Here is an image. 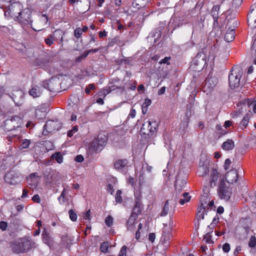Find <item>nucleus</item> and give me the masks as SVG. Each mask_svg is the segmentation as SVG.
<instances>
[{
  "mask_svg": "<svg viewBox=\"0 0 256 256\" xmlns=\"http://www.w3.org/2000/svg\"><path fill=\"white\" fill-rule=\"evenodd\" d=\"M4 15L8 18H12L18 20L22 24H28L30 19V10L23 9V6L20 2H14L10 5Z\"/></svg>",
  "mask_w": 256,
  "mask_h": 256,
  "instance_id": "obj_1",
  "label": "nucleus"
},
{
  "mask_svg": "<svg viewBox=\"0 0 256 256\" xmlns=\"http://www.w3.org/2000/svg\"><path fill=\"white\" fill-rule=\"evenodd\" d=\"M34 243L26 238H21L9 243V248L15 254L27 252Z\"/></svg>",
  "mask_w": 256,
  "mask_h": 256,
  "instance_id": "obj_2",
  "label": "nucleus"
},
{
  "mask_svg": "<svg viewBox=\"0 0 256 256\" xmlns=\"http://www.w3.org/2000/svg\"><path fill=\"white\" fill-rule=\"evenodd\" d=\"M158 127V124L155 120H148L145 122L140 128V134L142 136H146L148 138L152 136L156 132Z\"/></svg>",
  "mask_w": 256,
  "mask_h": 256,
  "instance_id": "obj_3",
  "label": "nucleus"
},
{
  "mask_svg": "<svg viewBox=\"0 0 256 256\" xmlns=\"http://www.w3.org/2000/svg\"><path fill=\"white\" fill-rule=\"evenodd\" d=\"M22 120L18 116H14L10 120H7L5 122V130L8 132L12 131L14 130L16 132V134L12 136H17L18 133L20 132Z\"/></svg>",
  "mask_w": 256,
  "mask_h": 256,
  "instance_id": "obj_4",
  "label": "nucleus"
},
{
  "mask_svg": "<svg viewBox=\"0 0 256 256\" xmlns=\"http://www.w3.org/2000/svg\"><path fill=\"white\" fill-rule=\"evenodd\" d=\"M242 76V72L238 68L233 67L228 75V82L232 89L239 86L240 80Z\"/></svg>",
  "mask_w": 256,
  "mask_h": 256,
  "instance_id": "obj_5",
  "label": "nucleus"
},
{
  "mask_svg": "<svg viewBox=\"0 0 256 256\" xmlns=\"http://www.w3.org/2000/svg\"><path fill=\"white\" fill-rule=\"evenodd\" d=\"M232 190L227 186L224 180H221L218 186V194L219 197L226 201H228L232 195Z\"/></svg>",
  "mask_w": 256,
  "mask_h": 256,
  "instance_id": "obj_6",
  "label": "nucleus"
},
{
  "mask_svg": "<svg viewBox=\"0 0 256 256\" xmlns=\"http://www.w3.org/2000/svg\"><path fill=\"white\" fill-rule=\"evenodd\" d=\"M107 138L104 134H99L92 142L91 146L96 152L100 151L106 144Z\"/></svg>",
  "mask_w": 256,
  "mask_h": 256,
  "instance_id": "obj_7",
  "label": "nucleus"
},
{
  "mask_svg": "<svg viewBox=\"0 0 256 256\" xmlns=\"http://www.w3.org/2000/svg\"><path fill=\"white\" fill-rule=\"evenodd\" d=\"M5 180L10 184H16L22 180L20 174L18 172L11 170L6 174Z\"/></svg>",
  "mask_w": 256,
  "mask_h": 256,
  "instance_id": "obj_8",
  "label": "nucleus"
},
{
  "mask_svg": "<svg viewBox=\"0 0 256 256\" xmlns=\"http://www.w3.org/2000/svg\"><path fill=\"white\" fill-rule=\"evenodd\" d=\"M60 84V80L56 78H52L48 80L43 82L42 87L52 92L57 89Z\"/></svg>",
  "mask_w": 256,
  "mask_h": 256,
  "instance_id": "obj_9",
  "label": "nucleus"
},
{
  "mask_svg": "<svg viewBox=\"0 0 256 256\" xmlns=\"http://www.w3.org/2000/svg\"><path fill=\"white\" fill-rule=\"evenodd\" d=\"M248 22L252 28L256 27V4H252L248 14Z\"/></svg>",
  "mask_w": 256,
  "mask_h": 256,
  "instance_id": "obj_10",
  "label": "nucleus"
},
{
  "mask_svg": "<svg viewBox=\"0 0 256 256\" xmlns=\"http://www.w3.org/2000/svg\"><path fill=\"white\" fill-rule=\"evenodd\" d=\"M218 79L214 76H208L205 80L204 88L208 91L212 90L218 84Z\"/></svg>",
  "mask_w": 256,
  "mask_h": 256,
  "instance_id": "obj_11",
  "label": "nucleus"
},
{
  "mask_svg": "<svg viewBox=\"0 0 256 256\" xmlns=\"http://www.w3.org/2000/svg\"><path fill=\"white\" fill-rule=\"evenodd\" d=\"M171 230L172 228L170 227L167 228V226L164 225V227L162 231V244L165 246H168L170 244V240L172 237L170 234Z\"/></svg>",
  "mask_w": 256,
  "mask_h": 256,
  "instance_id": "obj_12",
  "label": "nucleus"
},
{
  "mask_svg": "<svg viewBox=\"0 0 256 256\" xmlns=\"http://www.w3.org/2000/svg\"><path fill=\"white\" fill-rule=\"evenodd\" d=\"M238 178V172L232 170L228 172L226 175V180L228 183L233 184L237 182Z\"/></svg>",
  "mask_w": 256,
  "mask_h": 256,
  "instance_id": "obj_13",
  "label": "nucleus"
},
{
  "mask_svg": "<svg viewBox=\"0 0 256 256\" xmlns=\"http://www.w3.org/2000/svg\"><path fill=\"white\" fill-rule=\"evenodd\" d=\"M136 216L132 214L127 222L126 228L127 230L133 232L136 228Z\"/></svg>",
  "mask_w": 256,
  "mask_h": 256,
  "instance_id": "obj_14",
  "label": "nucleus"
},
{
  "mask_svg": "<svg viewBox=\"0 0 256 256\" xmlns=\"http://www.w3.org/2000/svg\"><path fill=\"white\" fill-rule=\"evenodd\" d=\"M42 92V86H34L29 90L28 94L34 98H36L40 96Z\"/></svg>",
  "mask_w": 256,
  "mask_h": 256,
  "instance_id": "obj_15",
  "label": "nucleus"
},
{
  "mask_svg": "<svg viewBox=\"0 0 256 256\" xmlns=\"http://www.w3.org/2000/svg\"><path fill=\"white\" fill-rule=\"evenodd\" d=\"M222 50H220V48L218 45L214 44L211 47V48L210 50V54L213 57V59L214 60L217 57L218 58L221 57V54H222Z\"/></svg>",
  "mask_w": 256,
  "mask_h": 256,
  "instance_id": "obj_16",
  "label": "nucleus"
},
{
  "mask_svg": "<svg viewBox=\"0 0 256 256\" xmlns=\"http://www.w3.org/2000/svg\"><path fill=\"white\" fill-rule=\"evenodd\" d=\"M186 184V180L184 179H182L180 176H178L176 178L174 186L176 190L178 191L181 190L184 188Z\"/></svg>",
  "mask_w": 256,
  "mask_h": 256,
  "instance_id": "obj_17",
  "label": "nucleus"
},
{
  "mask_svg": "<svg viewBox=\"0 0 256 256\" xmlns=\"http://www.w3.org/2000/svg\"><path fill=\"white\" fill-rule=\"evenodd\" d=\"M128 162L126 159L117 160L114 164V166L117 170H122V168L127 166Z\"/></svg>",
  "mask_w": 256,
  "mask_h": 256,
  "instance_id": "obj_18",
  "label": "nucleus"
},
{
  "mask_svg": "<svg viewBox=\"0 0 256 256\" xmlns=\"http://www.w3.org/2000/svg\"><path fill=\"white\" fill-rule=\"evenodd\" d=\"M27 182L29 185L32 186L34 188H36L38 182L36 173L31 174L29 178H28Z\"/></svg>",
  "mask_w": 256,
  "mask_h": 256,
  "instance_id": "obj_19",
  "label": "nucleus"
},
{
  "mask_svg": "<svg viewBox=\"0 0 256 256\" xmlns=\"http://www.w3.org/2000/svg\"><path fill=\"white\" fill-rule=\"evenodd\" d=\"M218 178V173L216 169H212L210 172V186H212V185L214 186L216 185V181Z\"/></svg>",
  "mask_w": 256,
  "mask_h": 256,
  "instance_id": "obj_20",
  "label": "nucleus"
},
{
  "mask_svg": "<svg viewBox=\"0 0 256 256\" xmlns=\"http://www.w3.org/2000/svg\"><path fill=\"white\" fill-rule=\"evenodd\" d=\"M142 209L143 206L142 204V202L140 200H138L136 202L132 214L136 215L137 217L138 214H139L142 212Z\"/></svg>",
  "mask_w": 256,
  "mask_h": 256,
  "instance_id": "obj_21",
  "label": "nucleus"
},
{
  "mask_svg": "<svg viewBox=\"0 0 256 256\" xmlns=\"http://www.w3.org/2000/svg\"><path fill=\"white\" fill-rule=\"evenodd\" d=\"M251 114H252V112L250 110H249L248 112L244 116L242 120L241 121V122H240V126L242 130L245 128L246 127V126L249 122V120L251 117Z\"/></svg>",
  "mask_w": 256,
  "mask_h": 256,
  "instance_id": "obj_22",
  "label": "nucleus"
},
{
  "mask_svg": "<svg viewBox=\"0 0 256 256\" xmlns=\"http://www.w3.org/2000/svg\"><path fill=\"white\" fill-rule=\"evenodd\" d=\"M234 29L229 28L224 36V38L225 40L227 42L232 41L234 38Z\"/></svg>",
  "mask_w": 256,
  "mask_h": 256,
  "instance_id": "obj_23",
  "label": "nucleus"
},
{
  "mask_svg": "<svg viewBox=\"0 0 256 256\" xmlns=\"http://www.w3.org/2000/svg\"><path fill=\"white\" fill-rule=\"evenodd\" d=\"M234 146V142L232 140H228L224 142L222 146V148L225 150H232Z\"/></svg>",
  "mask_w": 256,
  "mask_h": 256,
  "instance_id": "obj_24",
  "label": "nucleus"
},
{
  "mask_svg": "<svg viewBox=\"0 0 256 256\" xmlns=\"http://www.w3.org/2000/svg\"><path fill=\"white\" fill-rule=\"evenodd\" d=\"M150 0H134L132 2V6L134 8L139 9L144 7Z\"/></svg>",
  "mask_w": 256,
  "mask_h": 256,
  "instance_id": "obj_25",
  "label": "nucleus"
},
{
  "mask_svg": "<svg viewBox=\"0 0 256 256\" xmlns=\"http://www.w3.org/2000/svg\"><path fill=\"white\" fill-rule=\"evenodd\" d=\"M206 212L205 208L203 204H202L198 208L196 216L198 220L200 219H204V215L206 214Z\"/></svg>",
  "mask_w": 256,
  "mask_h": 256,
  "instance_id": "obj_26",
  "label": "nucleus"
},
{
  "mask_svg": "<svg viewBox=\"0 0 256 256\" xmlns=\"http://www.w3.org/2000/svg\"><path fill=\"white\" fill-rule=\"evenodd\" d=\"M42 238L44 242L48 246L52 244V239L49 233L47 232L45 230L42 232Z\"/></svg>",
  "mask_w": 256,
  "mask_h": 256,
  "instance_id": "obj_27",
  "label": "nucleus"
},
{
  "mask_svg": "<svg viewBox=\"0 0 256 256\" xmlns=\"http://www.w3.org/2000/svg\"><path fill=\"white\" fill-rule=\"evenodd\" d=\"M209 172V168L207 165L200 166L198 170V175L200 176H206Z\"/></svg>",
  "mask_w": 256,
  "mask_h": 256,
  "instance_id": "obj_28",
  "label": "nucleus"
},
{
  "mask_svg": "<svg viewBox=\"0 0 256 256\" xmlns=\"http://www.w3.org/2000/svg\"><path fill=\"white\" fill-rule=\"evenodd\" d=\"M120 88L118 86L113 84L112 83H110L107 86H106V88L104 89V90L105 91L104 92V94L106 93V94H108L110 92L113 91L117 88Z\"/></svg>",
  "mask_w": 256,
  "mask_h": 256,
  "instance_id": "obj_29",
  "label": "nucleus"
},
{
  "mask_svg": "<svg viewBox=\"0 0 256 256\" xmlns=\"http://www.w3.org/2000/svg\"><path fill=\"white\" fill-rule=\"evenodd\" d=\"M51 158L56 160L58 164H61L63 162V156L60 152H56L52 154Z\"/></svg>",
  "mask_w": 256,
  "mask_h": 256,
  "instance_id": "obj_30",
  "label": "nucleus"
},
{
  "mask_svg": "<svg viewBox=\"0 0 256 256\" xmlns=\"http://www.w3.org/2000/svg\"><path fill=\"white\" fill-rule=\"evenodd\" d=\"M169 210V201L168 200H167L163 206L162 211L161 212L160 216H165L168 214Z\"/></svg>",
  "mask_w": 256,
  "mask_h": 256,
  "instance_id": "obj_31",
  "label": "nucleus"
},
{
  "mask_svg": "<svg viewBox=\"0 0 256 256\" xmlns=\"http://www.w3.org/2000/svg\"><path fill=\"white\" fill-rule=\"evenodd\" d=\"M55 39H57V38H55L54 35L50 34L44 40V41L48 46H50L54 43Z\"/></svg>",
  "mask_w": 256,
  "mask_h": 256,
  "instance_id": "obj_32",
  "label": "nucleus"
},
{
  "mask_svg": "<svg viewBox=\"0 0 256 256\" xmlns=\"http://www.w3.org/2000/svg\"><path fill=\"white\" fill-rule=\"evenodd\" d=\"M30 140L28 139H24L22 140V142L20 145V148L21 149L27 148L30 146Z\"/></svg>",
  "mask_w": 256,
  "mask_h": 256,
  "instance_id": "obj_33",
  "label": "nucleus"
},
{
  "mask_svg": "<svg viewBox=\"0 0 256 256\" xmlns=\"http://www.w3.org/2000/svg\"><path fill=\"white\" fill-rule=\"evenodd\" d=\"M108 242H102L100 246V250L103 253L108 252Z\"/></svg>",
  "mask_w": 256,
  "mask_h": 256,
  "instance_id": "obj_34",
  "label": "nucleus"
},
{
  "mask_svg": "<svg viewBox=\"0 0 256 256\" xmlns=\"http://www.w3.org/2000/svg\"><path fill=\"white\" fill-rule=\"evenodd\" d=\"M68 214L70 219L72 222H76L77 220V214L75 212L74 210L71 209L68 211Z\"/></svg>",
  "mask_w": 256,
  "mask_h": 256,
  "instance_id": "obj_35",
  "label": "nucleus"
},
{
  "mask_svg": "<svg viewBox=\"0 0 256 256\" xmlns=\"http://www.w3.org/2000/svg\"><path fill=\"white\" fill-rule=\"evenodd\" d=\"M113 218L110 216H108L105 219V223L106 224V226L108 227H110L112 226L113 224Z\"/></svg>",
  "mask_w": 256,
  "mask_h": 256,
  "instance_id": "obj_36",
  "label": "nucleus"
},
{
  "mask_svg": "<svg viewBox=\"0 0 256 256\" xmlns=\"http://www.w3.org/2000/svg\"><path fill=\"white\" fill-rule=\"evenodd\" d=\"M88 55V54L86 50L80 56H78V58H76V62H80L82 60L86 58Z\"/></svg>",
  "mask_w": 256,
  "mask_h": 256,
  "instance_id": "obj_37",
  "label": "nucleus"
},
{
  "mask_svg": "<svg viewBox=\"0 0 256 256\" xmlns=\"http://www.w3.org/2000/svg\"><path fill=\"white\" fill-rule=\"evenodd\" d=\"M122 192L120 190H118L115 196V200L116 202L120 203L122 200V198L121 196Z\"/></svg>",
  "mask_w": 256,
  "mask_h": 256,
  "instance_id": "obj_38",
  "label": "nucleus"
},
{
  "mask_svg": "<svg viewBox=\"0 0 256 256\" xmlns=\"http://www.w3.org/2000/svg\"><path fill=\"white\" fill-rule=\"evenodd\" d=\"M248 246L250 248H254L256 246V238L254 236H252L250 238L249 242H248Z\"/></svg>",
  "mask_w": 256,
  "mask_h": 256,
  "instance_id": "obj_39",
  "label": "nucleus"
},
{
  "mask_svg": "<svg viewBox=\"0 0 256 256\" xmlns=\"http://www.w3.org/2000/svg\"><path fill=\"white\" fill-rule=\"evenodd\" d=\"M82 34V30L80 28H76L74 32V36L76 38H80Z\"/></svg>",
  "mask_w": 256,
  "mask_h": 256,
  "instance_id": "obj_40",
  "label": "nucleus"
},
{
  "mask_svg": "<svg viewBox=\"0 0 256 256\" xmlns=\"http://www.w3.org/2000/svg\"><path fill=\"white\" fill-rule=\"evenodd\" d=\"M210 232L204 236V240H206V242L208 244L213 243L212 240H211V236L210 235Z\"/></svg>",
  "mask_w": 256,
  "mask_h": 256,
  "instance_id": "obj_41",
  "label": "nucleus"
},
{
  "mask_svg": "<svg viewBox=\"0 0 256 256\" xmlns=\"http://www.w3.org/2000/svg\"><path fill=\"white\" fill-rule=\"evenodd\" d=\"M126 249L127 247L126 246H122L119 252L118 256H126Z\"/></svg>",
  "mask_w": 256,
  "mask_h": 256,
  "instance_id": "obj_42",
  "label": "nucleus"
},
{
  "mask_svg": "<svg viewBox=\"0 0 256 256\" xmlns=\"http://www.w3.org/2000/svg\"><path fill=\"white\" fill-rule=\"evenodd\" d=\"M78 130L77 126H74L72 127L71 130H69L68 132V136L69 137L72 136L73 134L76 133Z\"/></svg>",
  "mask_w": 256,
  "mask_h": 256,
  "instance_id": "obj_43",
  "label": "nucleus"
},
{
  "mask_svg": "<svg viewBox=\"0 0 256 256\" xmlns=\"http://www.w3.org/2000/svg\"><path fill=\"white\" fill-rule=\"evenodd\" d=\"M96 88V86L94 84H90L86 86V88L85 89V92L86 93V94H90V90H94Z\"/></svg>",
  "mask_w": 256,
  "mask_h": 256,
  "instance_id": "obj_44",
  "label": "nucleus"
},
{
  "mask_svg": "<svg viewBox=\"0 0 256 256\" xmlns=\"http://www.w3.org/2000/svg\"><path fill=\"white\" fill-rule=\"evenodd\" d=\"M212 15L214 20V24L215 25L216 24H218V12L212 11Z\"/></svg>",
  "mask_w": 256,
  "mask_h": 256,
  "instance_id": "obj_45",
  "label": "nucleus"
},
{
  "mask_svg": "<svg viewBox=\"0 0 256 256\" xmlns=\"http://www.w3.org/2000/svg\"><path fill=\"white\" fill-rule=\"evenodd\" d=\"M54 34L58 35V38L60 39V42H62L63 41V35L64 33L60 30H55Z\"/></svg>",
  "mask_w": 256,
  "mask_h": 256,
  "instance_id": "obj_46",
  "label": "nucleus"
},
{
  "mask_svg": "<svg viewBox=\"0 0 256 256\" xmlns=\"http://www.w3.org/2000/svg\"><path fill=\"white\" fill-rule=\"evenodd\" d=\"M8 226V223L4 221L0 222V228L2 230H6Z\"/></svg>",
  "mask_w": 256,
  "mask_h": 256,
  "instance_id": "obj_47",
  "label": "nucleus"
},
{
  "mask_svg": "<svg viewBox=\"0 0 256 256\" xmlns=\"http://www.w3.org/2000/svg\"><path fill=\"white\" fill-rule=\"evenodd\" d=\"M222 250L225 252H228L230 250V245L228 243H225L222 246Z\"/></svg>",
  "mask_w": 256,
  "mask_h": 256,
  "instance_id": "obj_48",
  "label": "nucleus"
},
{
  "mask_svg": "<svg viewBox=\"0 0 256 256\" xmlns=\"http://www.w3.org/2000/svg\"><path fill=\"white\" fill-rule=\"evenodd\" d=\"M152 103V101L150 98H146L144 100V102L142 104V106H144V108H148L149 106Z\"/></svg>",
  "mask_w": 256,
  "mask_h": 256,
  "instance_id": "obj_49",
  "label": "nucleus"
},
{
  "mask_svg": "<svg viewBox=\"0 0 256 256\" xmlns=\"http://www.w3.org/2000/svg\"><path fill=\"white\" fill-rule=\"evenodd\" d=\"M170 59V57H165L164 58L162 59L160 62V64H166L168 65L170 64L169 60Z\"/></svg>",
  "mask_w": 256,
  "mask_h": 256,
  "instance_id": "obj_50",
  "label": "nucleus"
},
{
  "mask_svg": "<svg viewBox=\"0 0 256 256\" xmlns=\"http://www.w3.org/2000/svg\"><path fill=\"white\" fill-rule=\"evenodd\" d=\"M219 220V218L218 216H216L213 218L212 222V224H210V225L208 226V227H210L211 226H212L213 227H214L216 224L218 222Z\"/></svg>",
  "mask_w": 256,
  "mask_h": 256,
  "instance_id": "obj_51",
  "label": "nucleus"
},
{
  "mask_svg": "<svg viewBox=\"0 0 256 256\" xmlns=\"http://www.w3.org/2000/svg\"><path fill=\"white\" fill-rule=\"evenodd\" d=\"M32 200L37 203L40 202V198L38 194L34 195L32 198Z\"/></svg>",
  "mask_w": 256,
  "mask_h": 256,
  "instance_id": "obj_52",
  "label": "nucleus"
},
{
  "mask_svg": "<svg viewBox=\"0 0 256 256\" xmlns=\"http://www.w3.org/2000/svg\"><path fill=\"white\" fill-rule=\"evenodd\" d=\"M230 164L231 160L230 159L227 158L226 160L224 162V168L226 170H228L229 168V166Z\"/></svg>",
  "mask_w": 256,
  "mask_h": 256,
  "instance_id": "obj_53",
  "label": "nucleus"
},
{
  "mask_svg": "<svg viewBox=\"0 0 256 256\" xmlns=\"http://www.w3.org/2000/svg\"><path fill=\"white\" fill-rule=\"evenodd\" d=\"M90 210H89L84 214L83 218L86 220H89L90 219Z\"/></svg>",
  "mask_w": 256,
  "mask_h": 256,
  "instance_id": "obj_54",
  "label": "nucleus"
},
{
  "mask_svg": "<svg viewBox=\"0 0 256 256\" xmlns=\"http://www.w3.org/2000/svg\"><path fill=\"white\" fill-rule=\"evenodd\" d=\"M84 157L82 155H78L75 158V160L78 162H81L84 161Z\"/></svg>",
  "mask_w": 256,
  "mask_h": 256,
  "instance_id": "obj_55",
  "label": "nucleus"
},
{
  "mask_svg": "<svg viewBox=\"0 0 256 256\" xmlns=\"http://www.w3.org/2000/svg\"><path fill=\"white\" fill-rule=\"evenodd\" d=\"M136 115V111L134 109L132 108L128 116L134 118Z\"/></svg>",
  "mask_w": 256,
  "mask_h": 256,
  "instance_id": "obj_56",
  "label": "nucleus"
},
{
  "mask_svg": "<svg viewBox=\"0 0 256 256\" xmlns=\"http://www.w3.org/2000/svg\"><path fill=\"white\" fill-rule=\"evenodd\" d=\"M190 198L191 197H188L187 198H186V199H180V204L183 205L186 202H188L190 200Z\"/></svg>",
  "mask_w": 256,
  "mask_h": 256,
  "instance_id": "obj_57",
  "label": "nucleus"
},
{
  "mask_svg": "<svg viewBox=\"0 0 256 256\" xmlns=\"http://www.w3.org/2000/svg\"><path fill=\"white\" fill-rule=\"evenodd\" d=\"M107 190L109 192H110L111 194H112V193L114 192V188H113V186H112V184H108V185Z\"/></svg>",
  "mask_w": 256,
  "mask_h": 256,
  "instance_id": "obj_58",
  "label": "nucleus"
},
{
  "mask_svg": "<svg viewBox=\"0 0 256 256\" xmlns=\"http://www.w3.org/2000/svg\"><path fill=\"white\" fill-rule=\"evenodd\" d=\"M156 236L155 234L154 233H150L149 234L148 236V239L150 241L152 242H153L154 240H155Z\"/></svg>",
  "mask_w": 256,
  "mask_h": 256,
  "instance_id": "obj_59",
  "label": "nucleus"
},
{
  "mask_svg": "<svg viewBox=\"0 0 256 256\" xmlns=\"http://www.w3.org/2000/svg\"><path fill=\"white\" fill-rule=\"evenodd\" d=\"M58 200L59 201L60 204H64L66 202L65 197L64 196L62 197L61 196H59V198H58Z\"/></svg>",
  "mask_w": 256,
  "mask_h": 256,
  "instance_id": "obj_60",
  "label": "nucleus"
},
{
  "mask_svg": "<svg viewBox=\"0 0 256 256\" xmlns=\"http://www.w3.org/2000/svg\"><path fill=\"white\" fill-rule=\"evenodd\" d=\"M165 91H166V87L163 86V87L161 88L158 90V95H162L164 93Z\"/></svg>",
  "mask_w": 256,
  "mask_h": 256,
  "instance_id": "obj_61",
  "label": "nucleus"
},
{
  "mask_svg": "<svg viewBox=\"0 0 256 256\" xmlns=\"http://www.w3.org/2000/svg\"><path fill=\"white\" fill-rule=\"evenodd\" d=\"M98 36L100 38H102L104 36H107V33L105 30L100 32L98 33Z\"/></svg>",
  "mask_w": 256,
  "mask_h": 256,
  "instance_id": "obj_62",
  "label": "nucleus"
},
{
  "mask_svg": "<svg viewBox=\"0 0 256 256\" xmlns=\"http://www.w3.org/2000/svg\"><path fill=\"white\" fill-rule=\"evenodd\" d=\"M54 124V122L53 121H49L47 122L46 124L44 126V128H50V127Z\"/></svg>",
  "mask_w": 256,
  "mask_h": 256,
  "instance_id": "obj_63",
  "label": "nucleus"
},
{
  "mask_svg": "<svg viewBox=\"0 0 256 256\" xmlns=\"http://www.w3.org/2000/svg\"><path fill=\"white\" fill-rule=\"evenodd\" d=\"M220 8V6L219 5H216V6H214L212 7V12H218V10Z\"/></svg>",
  "mask_w": 256,
  "mask_h": 256,
  "instance_id": "obj_64",
  "label": "nucleus"
}]
</instances>
